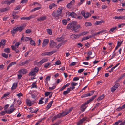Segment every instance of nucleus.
I'll list each match as a JSON object with an SVG mask.
<instances>
[{
  "instance_id": "f257e3e1",
  "label": "nucleus",
  "mask_w": 125,
  "mask_h": 125,
  "mask_svg": "<svg viewBox=\"0 0 125 125\" xmlns=\"http://www.w3.org/2000/svg\"><path fill=\"white\" fill-rule=\"evenodd\" d=\"M23 26H21L19 27H18L16 28H13L12 30L11 31V32L12 36H14L16 32L19 31V32H21L24 29Z\"/></svg>"
},
{
  "instance_id": "f03ea898",
  "label": "nucleus",
  "mask_w": 125,
  "mask_h": 125,
  "mask_svg": "<svg viewBox=\"0 0 125 125\" xmlns=\"http://www.w3.org/2000/svg\"><path fill=\"white\" fill-rule=\"evenodd\" d=\"M77 22L76 21H73L72 22V30L73 31H76L79 28H81V26L80 24L77 25Z\"/></svg>"
},
{
  "instance_id": "7ed1b4c3",
  "label": "nucleus",
  "mask_w": 125,
  "mask_h": 125,
  "mask_svg": "<svg viewBox=\"0 0 125 125\" xmlns=\"http://www.w3.org/2000/svg\"><path fill=\"white\" fill-rule=\"evenodd\" d=\"M81 14L83 16L85 19H86L91 16V14L88 12L85 13L84 11L82 10L81 11Z\"/></svg>"
},
{
  "instance_id": "20e7f679",
  "label": "nucleus",
  "mask_w": 125,
  "mask_h": 125,
  "mask_svg": "<svg viewBox=\"0 0 125 125\" xmlns=\"http://www.w3.org/2000/svg\"><path fill=\"white\" fill-rule=\"evenodd\" d=\"M66 15L68 16H71L73 18H76L77 16V14L74 13L73 12H70L69 11H67L66 13Z\"/></svg>"
},
{
  "instance_id": "39448f33",
  "label": "nucleus",
  "mask_w": 125,
  "mask_h": 125,
  "mask_svg": "<svg viewBox=\"0 0 125 125\" xmlns=\"http://www.w3.org/2000/svg\"><path fill=\"white\" fill-rule=\"evenodd\" d=\"M52 15L56 20H57L59 18V16L60 15L58 14V13L56 11H53L52 13Z\"/></svg>"
},
{
  "instance_id": "423d86ee",
  "label": "nucleus",
  "mask_w": 125,
  "mask_h": 125,
  "mask_svg": "<svg viewBox=\"0 0 125 125\" xmlns=\"http://www.w3.org/2000/svg\"><path fill=\"white\" fill-rule=\"evenodd\" d=\"M34 101H30L29 99H26V103L29 106H31L34 103Z\"/></svg>"
},
{
  "instance_id": "0eeeda50",
  "label": "nucleus",
  "mask_w": 125,
  "mask_h": 125,
  "mask_svg": "<svg viewBox=\"0 0 125 125\" xmlns=\"http://www.w3.org/2000/svg\"><path fill=\"white\" fill-rule=\"evenodd\" d=\"M50 46L51 48L53 47L56 45V43L54 42V41L52 40H50Z\"/></svg>"
},
{
  "instance_id": "6e6552de",
  "label": "nucleus",
  "mask_w": 125,
  "mask_h": 125,
  "mask_svg": "<svg viewBox=\"0 0 125 125\" xmlns=\"http://www.w3.org/2000/svg\"><path fill=\"white\" fill-rule=\"evenodd\" d=\"M60 117H63L65 116L68 114V112H67V111H65L59 113Z\"/></svg>"
},
{
  "instance_id": "1a4fd4ad",
  "label": "nucleus",
  "mask_w": 125,
  "mask_h": 125,
  "mask_svg": "<svg viewBox=\"0 0 125 125\" xmlns=\"http://www.w3.org/2000/svg\"><path fill=\"white\" fill-rule=\"evenodd\" d=\"M75 2V0H72L70 3H68L67 5V7L69 8H71Z\"/></svg>"
},
{
  "instance_id": "9d476101",
  "label": "nucleus",
  "mask_w": 125,
  "mask_h": 125,
  "mask_svg": "<svg viewBox=\"0 0 125 125\" xmlns=\"http://www.w3.org/2000/svg\"><path fill=\"white\" fill-rule=\"evenodd\" d=\"M80 37L79 34H73L70 36V37L73 40H75Z\"/></svg>"
},
{
  "instance_id": "9b49d317",
  "label": "nucleus",
  "mask_w": 125,
  "mask_h": 125,
  "mask_svg": "<svg viewBox=\"0 0 125 125\" xmlns=\"http://www.w3.org/2000/svg\"><path fill=\"white\" fill-rule=\"evenodd\" d=\"M47 17L45 15L42 16L37 19V20L39 21H43L45 20L47 18Z\"/></svg>"
},
{
  "instance_id": "f8f14e48",
  "label": "nucleus",
  "mask_w": 125,
  "mask_h": 125,
  "mask_svg": "<svg viewBox=\"0 0 125 125\" xmlns=\"http://www.w3.org/2000/svg\"><path fill=\"white\" fill-rule=\"evenodd\" d=\"M48 61V59L47 58H44L38 62L39 64L41 65L43 63L45 62Z\"/></svg>"
},
{
  "instance_id": "ddd939ff",
  "label": "nucleus",
  "mask_w": 125,
  "mask_h": 125,
  "mask_svg": "<svg viewBox=\"0 0 125 125\" xmlns=\"http://www.w3.org/2000/svg\"><path fill=\"white\" fill-rule=\"evenodd\" d=\"M19 73H22L23 74L26 73L27 72V70L25 69H22L20 70L18 72Z\"/></svg>"
},
{
  "instance_id": "4468645a",
  "label": "nucleus",
  "mask_w": 125,
  "mask_h": 125,
  "mask_svg": "<svg viewBox=\"0 0 125 125\" xmlns=\"http://www.w3.org/2000/svg\"><path fill=\"white\" fill-rule=\"evenodd\" d=\"M31 39V38L29 37H24V36L23 35L21 39V40L23 41H27L30 40V39Z\"/></svg>"
},
{
  "instance_id": "2eb2a0df",
  "label": "nucleus",
  "mask_w": 125,
  "mask_h": 125,
  "mask_svg": "<svg viewBox=\"0 0 125 125\" xmlns=\"http://www.w3.org/2000/svg\"><path fill=\"white\" fill-rule=\"evenodd\" d=\"M87 119L86 117L83 118L80 120L77 123L76 125H80L84 121H85Z\"/></svg>"
},
{
  "instance_id": "dca6fc26",
  "label": "nucleus",
  "mask_w": 125,
  "mask_h": 125,
  "mask_svg": "<svg viewBox=\"0 0 125 125\" xmlns=\"http://www.w3.org/2000/svg\"><path fill=\"white\" fill-rule=\"evenodd\" d=\"M49 40L48 39H44L43 40V43L42 44V47H44L49 42Z\"/></svg>"
},
{
  "instance_id": "f3484780",
  "label": "nucleus",
  "mask_w": 125,
  "mask_h": 125,
  "mask_svg": "<svg viewBox=\"0 0 125 125\" xmlns=\"http://www.w3.org/2000/svg\"><path fill=\"white\" fill-rule=\"evenodd\" d=\"M70 84V83H67L66 85H64L63 87L61 88L59 90V91H61L63 90L64 89H65L66 87H68Z\"/></svg>"
},
{
  "instance_id": "a211bd4d",
  "label": "nucleus",
  "mask_w": 125,
  "mask_h": 125,
  "mask_svg": "<svg viewBox=\"0 0 125 125\" xmlns=\"http://www.w3.org/2000/svg\"><path fill=\"white\" fill-rule=\"evenodd\" d=\"M63 9V7H60L58 8V10L56 11L58 13V14L60 15L62 13Z\"/></svg>"
},
{
  "instance_id": "6ab92c4d",
  "label": "nucleus",
  "mask_w": 125,
  "mask_h": 125,
  "mask_svg": "<svg viewBox=\"0 0 125 125\" xmlns=\"http://www.w3.org/2000/svg\"><path fill=\"white\" fill-rule=\"evenodd\" d=\"M32 69L31 70V72L29 73L28 74L29 76H35L36 73Z\"/></svg>"
},
{
  "instance_id": "aec40b11",
  "label": "nucleus",
  "mask_w": 125,
  "mask_h": 125,
  "mask_svg": "<svg viewBox=\"0 0 125 125\" xmlns=\"http://www.w3.org/2000/svg\"><path fill=\"white\" fill-rule=\"evenodd\" d=\"M11 47L12 50L14 51L16 53H18L19 52V50L18 49H17L16 47L15 46L12 45L11 46Z\"/></svg>"
},
{
  "instance_id": "412c9836",
  "label": "nucleus",
  "mask_w": 125,
  "mask_h": 125,
  "mask_svg": "<svg viewBox=\"0 0 125 125\" xmlns=\"http://www.w3.org/2000/svg\"><path fill=\"white\" fill-rule=\"evenodd\" d=\"M57 6V5L53 3L50 4L49 6V8L50 9H52V8H54L55 7L56 8Z\"/></svg>"
},
{
  "instance_id": "4be33fe9",
  "label": "nucleus",
  "mask_w": 125,
  "mask_h": 125,
  "mask_svg": "<svg viewBox=\"0 0 125 125\" xmlns=\"http://www.w3.org/2000/svg\"><path fill=\"white\" fill-rule=\"evenodd\" d=\"M53 101H52L49 103L47 105L46 108L47 110H48L51 107L52 104L53 103Z\"/></svg>"
},
{
  "instance_id": "5701e85b",
  "label": "nucleus",
  "mask_w": 125,
  "mask_h": 125,
  "mask_svg": "<svg viewBox=\"0 0 125 125\" xmlns=\"http://www.w3.org/2000/svg\"><path fill=\"white\" fill-rule=\"evenodd\" d=\"M104 21L101 20L100 21H97L95 22V24L96 25H100L102 23H104Z\"/></svg>"
},
{
  "instance_id": "b1692460",
  "label": "nucleus",
  "mask_w": 125,
  "mask_h": 125,
  "mask_svg": "<svg viewBox=\"0 0 125 125\" xmlns=\"http://www.w3.org/2000/svg\"><path fill=\"white\" fill-rule=\"evenodd\" d=\"M60 118V116L59 114H57L56 115L54 116L52 119V121H53L55 120L57 118Z\"/></svg>"
},
{
  "instance_id": "393cba45",
  "label": "nucleus",
  "mask_w": 125,
  "mask_h": 125,
  "mask_svg": "<svg viewBox=\"0 0 125 125\" xmlns=\"http://www.w3.org/2000/svg\"><path fill=\"white\" fill-rule=\"evenodd\" d=\"M125 108V104H124L121 107H119L117 108L116 110L117 111H120L122 109Z\"/></svg>"
},
{
  "instance_id": "a878e982",
  "label": "nucleus",
  "mask_w": 125,
  "mask_h": 125,
  "mask_svg": "<svg viewBox=\"0 0 125 125\" xmlns=\"http://www.w3.org/2000/svg\"><path fill=\"white\" fill-rule=\"evenodd\" d=\"M29 62V60H27L25 61L22 62L21 64V66H23L25 64H28Z\"/></svg>"
},
{
  "instance_id": "bb28decb",
  "label": "nucleus",
  "mask_w": 125,
  "mask_h": 125,
  "mask_svg": "<svg viewBox=\"0 0 125 125\" xmlns=\"http://www.w3.org/2000/svg\"><path fill=\"white\" fill-rule=\"evenodd\" d=\"M92 37V36L91 35L87 36L85 37H84L82 39V41H83L88 40L89 39V38Z\"/></svg>"
},
{
  "instance_id": "cd10ccee",
  "label": "nucleus",
  "mask_w": 125,
  "mask_h": 125,
  "mask_svg": "<svg viewBox=\"0 0 125 125\" xmlns=\"http://www.w3.org/2000/svg\"><path fill=\"white\" fill-rule=\"evenodd\" d=\"M70 91L71 90L70 89V88H68L67 89V90L64 91V92L63 93V94L64 95H65L68 94L69 93Z\"/></svg>"
},
{
  "instance_id": "c85d7f7f",
  "label": "nucleus",
  "mask_w": 125,
  "mask_h": 125,
  "mask_svg": "<svg viewBox=\"0 0 125 125\" xmlns=\"http://www.w3.org/2000/svg\"><path fill=\"white\" fill-rule=\"evenodd\" d=\"M87 107L84 104L81 107V110L83 112L84 111Z\"/></svg>"
},
{
  "instance_id": "c756f323",
  "label": "nucleus",
  "mask_w": 125,
  "mask_h": 125,
  "mask_svg": "<svg viewBox=\"0 0 125 125\" xmlns=\"http://www.w3.org/2000/svg\"><path fill=\"white\" fill-rule=\"evenodd\" d=\"M30 43L31 45L35 46V42L34 40H33L31 38V39H30Z\"/></svg>"
},
{
  "instance_id": "7c9ffc66",
  "label": "nucleus",
  "mask_w": 125,
  "mask_h": 125,
  "mask_svg": "<svg viewBox=\"0 0 125 125\" xmlns=\"http://www.w3.org/2000/svg\"><path fill=\"white\" fill-rule=\"evenodd\" d=\"M36 82H34L32 83V84L31 85V89L33 88H37V85L36 84Z\"/></svg>"
},
{
  "instance_id": "2f4dec72",
  "label": "nucleus",
  "mask_w": 125,
  "mask_h": 125,
  "mask_svg": "<svg viewBox=\"0 0 125 125\" xmlns=\"http://www.w3.org/2000/svg\"><path fill=\"white\" fill-rule=\"evenodd\" d=\"M36 17V16L34 15H31L29 17H27V20H29L30 19L34 18Z\"/></svg>"
},
{
  "instance_id": "473e14b6",
  "label": "nucleus",
  "mask_w": 125,
  "mask_h": 125,
  "mask_svg": "<svg viewBox=\"0 0 125 125\" xmlns=\"http://www.w3.org/2000/svg\"><path fill=\"white\" fill-rule=\"evenodd\" d=\"M104 97V94H102L101 95L99 96L97 99V100L98 101H100L103 99Z\"/></svg>"
},
{
  "instance_id": "72a5a7b5",
  "label": "nucleus",
  "mask_w": 125,
  "mask_h": 125,
  "mask_svg": "<svg viewBox=\"0 0 125 125\" xmlns=\"http://www.w3.org/2000/svg\"><path fill=\"white\" fill-rule=\"evenodd\" d=\"M9 9L8 8H2L0 10V13L2 12H5L8 10Z\"/></svg>"
},
{
  "instance_id": "f704fd0d",
  "label": "nucleus",
  "mask_w": 125,
  "mask_h": 125,
  "mask_svg": "<svg viewBox=\"0 0 125 125\" xmlns=\"http://www.w3.org/2000/svg\"><path fill=\"white\" fill-rule=\"evenodd\" d=\"M15 110V108L10 109L7 111V113L10 114L13 112Z\"/></svg>"
},
{
  "instance_id": "c9c22d12",
  "label": "nucleus",
  "mask_w": 125,
  "mask_h": 125,
  "mask_svg": "<svg viewBox=\"0 0 125 125\" xmlns=\"http://www.w3.org/2000/svg\"><path fill=\"white\" fill-rule=\"evenodd\" d=\"M72 22L71 23H70L67 26V28L68 29H71V30H72Z\"/></svg>"
},
{
  "instance_id": "e433bc0d",
  "label": "nucleus",
  "mask_w": 125,
  "mask_h": 125,
  "mask_svg": "<svg viewBox=\"0 0 125 125\" xmlns=\"http://www.w3.org/2000/svg\"><path fill=\"white\" fill-rule=\"evenodd\" d=\"M17 86V83H14L12 85L11 87V89L12 90H14L15 89L16 87Z\"/></svg>"
},
{
  "instance_id": "4c0bfd02",
  "label": "nucleus",
  "mask_w": 125,
  "mask_h": 125,
  "mask_svg": "<svg viewBox=\"0 0 125 125\" xmlns=\"http://www.w3.org/2000/svg\"><path fill=\"white\" fill-rule=\"evenodd\" d=\"M6 42L5 40H2L0 42V43L1 45L4 46L5 45Z\"/></svg>"
},
{
  "instance_id": "58836bf2",
  "label": "nucleus",
  "mask_w": 125,
  "mask_h": 125,
  "mask_svg": "<svg viewBox=\"0 0 125 125\" xmlns=\"http://www.w3.org/2000/svg\"><path fill=\"white\" fill-rule=\"evenodd\" d=\"M89 32L87 31H83L81 32L80 34H79V35H80V36H83L87 34Z\"/></svg>"
},
{
  "instance_id": "ea45409f",
  "label": "nucleus",
  "mask_w": 125,
  "mask_h": 125,
  "mask_svg": "<svg viewBox=\"0 0 125 125\" xmlns=\"http://www.w3.org/2000/svg\"><path fill=\"white\" fill-rule=\"evenodd\" d=\"M61 63L60 61L59 60H58L55 62V64H54V65H59Z\"/></svg>"
},
{
  "instance_id": "a19ab883",
  "label": "nucleus",
  "mask_w": 125,
  "mask_h": 125,
  "mask_svg": "<svg viewBox=\"0 0 125 125\" xmlns=\"http://www.w3.org/2000/svg\"><path fill=\"white\" fill-rule=\"evenodd\" d=\"M117 28L116 27H114L113 28H111L110 30L109 31V32L110 33H112V32H113Z\"/></svg>"
},
{
  "instance_id": "79ce46f5",
  "label": "nucleus",
  "mask_w": 125,
  "mask_h": 125,
  "mask_svg": "<svg viewBox=\"0 0 125 125\" xmlns=\"http://www.w3.org/2000/svg\"><path fill=\"white\" fill-rule=\"evenodd\" d=\"M4 51L7 53L10 52V49L9 48H5L4 50Z\"/></svg>"
},
{
  "instance_id": "37998d69",
  "label": "nucleus",
  "mask_w": 125,
  "mask_h": 125,
  "mask_svg": "<svg viewBox=\"0 0 125 125\" xmlns=\"http://www.w3.org/2000/svg\"><path fill=\"white\" fill-rule=\"evenodd\" d=\"M12 15L13 17V18L14 19H17L19 17L18 15L14 14V13H13L12 14Z\"/></svg>"
},
{
  "instance_id": "c03bdc74",
  "label": "nucleus",
  "mask_w": 125,
  "mask_h": 125,
  "mask_svg": "<svg viewBox=\"0 0 125 125\" xmlns=\"http://www.w3.org/2000/svg\"><path fill=\"white\" fill-rule=\"evenodd\" d=\"M62 22L63 25H66L67 23V20L66 19H63L62 20Z\"/></svg>"
},
{
  "instance_id": "a18cd8bd",
  "label": "nucleus",
  "mask_w": 125,
  "mask_h": 125,
  "mask_svg": "<svg viewBox=\"0 0 125 125\" xmlns=\"http://www.w3.org/2000/svg\"><path fill=\"white\" fill-rule=\"evenodd\" d=\"M47 33L50 35H51L52 33V32L51 30L49 29H47Z\"/></svg>"
},
{
  "instance_id": "49530a36",
  "label": "nucleus",
  "mask_w": 125,
  "mask_h": 125,
  "mask_svg": "<svg viewBox=\"0 0 125 125\" xmlns=\"http://www.w3.org/2000/svg\"><path fill=\"white\" fill-rule=\"evenodd\" d=\"M85 25L86 26H90L92 25L91 23L89 22H86Z\"/></svg>"
},
{
  "instance_id": "de8ad7c7",
  "label": "nucleus",
  "mask_w": 125,
  "mask_h": 125,
  "mask_svg": "<svg viewBox=\"0 0 125 125\" xmlns=\"http://www.w3.org/2000/svg\"><path fill=\"white\" fill-rule=\"evenodd\" d=\"M10 94V92H7L5 93L3 95V96L2 97V98L6 97L9 95Z\"/></svg>"
},
{
  "instance_id": "09e8293b",
  "label": "nucleus",
  "mask_w": 125,
  "mask_h": 125,
  "mask_svg": "<svg viewBox=\"0 0 125 125\" xmlns=\"http://www.w3.org/2000/svg\"><path fill=\"white\" fill-rule=\"evenodd\" d=\"M117 88L114 86L112 88L111 91L113 92H114Z\"/></svg>"
},
{
  "instance_id": "8fccbe9b",
  "label": "nucleus",
  "mask_w": 125,
  "mask_h": 125,
  "mask_svg": "<svg viewBox=\"0 0 125 125\" xmlns=\"http://www.w3.org/2000/svg\"><path fill=\"white\" fill-rule=\"evenodd\" d=\"M51 64V63L48 62L46 63L44 66V67L45 68H47Z\"/></svg>"
},
{
  "instance_id": "3c124183",
  "label": "nucleus",
  "mask_w": 125,
  "mask_h": 125,
  "mask_svg": "<svg viewBox=\"0 0 125 125\" xmlns=\"http://www.w3.org/2000/svg\"><path fill=\"white\" fill-rule=\"evenodd\" d=\"M7 113V111L6 110H4V111H2L0 113V114L2 115H3Z\"/></svg>"
},
{
  "instance_id": "603ef678",
  "label": "nucleus",
  "mask_w": 125,
  "mask_h": 125,
  "mask_svg": "<svg viewBox=\"0 0 125 125\" xmlns=\"http://www.w3.org/2000/svg\"><path fill=\"white\" fill-rule=\"evenodd\" d=\"M32 69L33 70V71H34L35 73L38 72L39 70V68L37 67H35L34 69Z\"/></svg>"
},
{
  "instance_id": "864d4df0",
  "label": "nucleus",
  "mask_w": 125,
  "mask_h": 125,
  "mask_svg": "<svg viewBox=\"0 0 125 125\" xmlns=\"http://www.w3.org/2000/svg\"><path fill=\"white\" fill-rule=\"evenodd\" d=\"M41 8L40 7H38L36 8H34V9H32L31 11H34L36 10H38L40 9Z\"/></svg>"
},
{
  "instance_id": "5fc2aeb1",
  "label": "nucleus",
  "mask_w": 125,
  "mask_h": 125,
  "mask_svg": "<svg viewBox=\"0 0 125 125\" xmlns=\"http://www.w3.org/2000/svg\"><path fill=\"white\" fill-rule=\"evenodd\" d=\"M18 79H21L22 77V75L21 73H19L17 74Z\"/></svg>"
},
{
  "instance_id": "6e6d98bb",
  "label": "nucleus",
  "mask_w": 125,
  "mask_h": 125,
  "mask_svg": "<svg viewBox=\"0 0 125 125\" xmlns=\"http://www.w3.org/2000/svg\"><path fill=\"white\" fill-rule=\"evenodd\" d=\"M113 18L114 19H117L118 20L121 19V16H115V17H113Z\"/></svg>"
},
{
  "instance_id": "4d7b16f0",
  "label": "nucleus",
  "mask_w": 125,
  "mask_h": 125,
  "mask_svg": "<svg viewBox=\"0 0 125 125\" xmlns=\"http://www.w3.org/2000/svg\"><path fill=\"white\" fill-rule=\"evenodd\" d=\"M56 51H51L50 52H48V53L49 54V55H50L53 54L55 53L56 52Z\"/></svg>"
},
{
  "instance_id": "13d9d810",
  "label": "nucleus",
  "mask_w": 125,
  "mask_h": 125,
  "mask_svg": "<svg viewBox=\"0 0 125 125\" xmlns=\"http://www.w3.org/2000/svg\"><path fill=\"white\" fill-rule=\"evenodd\" d=\"M2 56L4 57L7 58L8 57V54H6L5 53H3L2 54Z\"/></svg>"
},
{
  "instance_id": "bf43d9fd",
  "label": "nucleus",
  "mask_w": 125,
  "mask_h": 125,
  "mask_svg": "<svg viewBox=\"0 0 125 125\" xmlns=\"http://www.w3.org/2000/svg\"><path fill=\"white\" fill-rule=\"evenodd\" d=\"M78 84L77 83H75L74 82H73L71 83V86H76Z\"/></svg>"
},
{
  "instance_id": "052dcab7",
  "label": "nucleus",
  "mask_w": 125,
  "mask_h": 125,
  "mask_svg": "<svg viewBox=\"0 0 125 125\" xmlns=\"http://www.w3.org/2000/svg\"><path fill=\"white\" fill-rule=\"evenodd\" d=\"M122 122V121L119 120L118 121L115 122V124H113V125H118L119 123L121 122Z\"/></svg>"
},
{
  "instance_id": "680f3d73",
  "label": "nucleus",
  "mask_w": 125,
  "mask_h": 125,
  "mask_svg": "<svg viewBox=\"0 0 125 125\" xmlns=\"http://www.w3.org/2000/svg\"><path fill=\"white\" fill-rule=\"evenodd\" d=\"M39 110V109L38 108H36L35 109L33 110L31 112V113H36Z\"/></svg>"
},
{
  "instance_id": "e2e57ef3",
  "label": "nucleus",
  "mask_w": 125,
  "mask_h": 125,
  "mask_svg": "<svg viewBox=\"0 0 125 125\" xmlns=\"http://www.w3.org/2000/svg\"><path fill=\"white\" fill-rule=\"evenodd\" d=\"M84 0H80V2L78 4V5H80L84 2Z\"/></svg>"
},
{
  "instance_id": "0e129e2a",
  "label": "nucleus",
  "mask_w": 125,
  "mask_h": 125,
  "mask_svg": "<svg viewBox=\"0 0 125 125\" xmlns=\"http://www.w3.org/2000/svg\"><path fill=\"white\" fill-rule=\"evenodd\" d=\"M44 118H42L41 119H40L38 120L37 122L36 123H37L38 124H39L44 119Z\"/></svg>"
},
{
  "instance_id": "69168bd1",
  "label": "nucleus",
  "mask_w": 125,
  "mask_h": 125,
  "mask_svg": "<svg viewBox=\"0 0 125 125\" xmlns=\"http://www.w3.org/2000/svg\"><path fill=\"white\" fill-rule=\"evenodd\" d=\"M31 32V31L30 29H28L26 30L25 32L27 33H29Z\"/></svg>"
},
{
  "instance_id": "338daca9",
  "label": "nucleus",
  "mask_w": 125,
  "mask_h": 125,
  "mask_svg": "<svg viewBox=\"0 0 125 125\" xmlns=\"http://www.w3.org/2000/svg\"><path fill=\"white\" fill-rule=\"evenodd\" d=\"M125 25V23H122L121 24L118 25V27L119 28L123 27Z\"/></svg>"
},
{
  "instance_id": "774afa93",
  "label": "nucleus",
  "mask_w": 125,
  "mask_h": 125,
  "mask_svg": "<svg viewBox=\"0 0 125 125\" xmlns=\"http://www.w3.org/2000/svg\"><path fill=\"white\" fill-rule=\"evenodd\" d=\"M33 114H32V115H28L27 116V117H28V118H32V117H33Z\"/></svg>"
}]
</instances>
